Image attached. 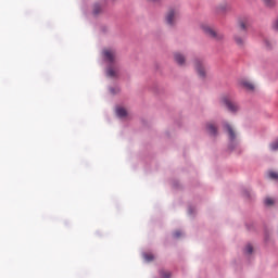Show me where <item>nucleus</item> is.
<instances>
[{"label":"nucleus","mask_w":278,"mask_h":278,"mask_svg":"<svg viewBox=\"0 0 278 278\" xmlns=\"http://www.w3.org/2000/svg\"><path fill=\"white\" fill-rule=\"evenodd\" d=\"M239 30H241V34L235 35L233 40L237 46L242 48L247 45V22H239Z\"/></svg>","instance_id":"1"},{"label":"nucleus","mask_w":278,"mask_h":278,"mask_svg":"<svg viewBox=\"0 0 278 278\" xmlns=\"http://www.w3.org/2000/svg\"><path fill=\"white\" fill-rule=\"evenodd\" d=\"M202 29L204 34H206L208 38H213V40H223L225 38V35H223V33L216 31L214 28H212V26L204 25L202 26Z\"/></svg>","instance_id":"2"},{"label":"nucleus","mask_w":278,"mask_h":278,"mask_svg":"<svg viewBox=\"0 0 278 278\" xmlns=\"http://www.w3.org/2000/svg\"><path fill=\"white\" fill-rule=\"evenodd\" d=\"M177 18H179V10L169 9V11L166 14L167 25H175V23H177Z\"/></svg>","instance_id":"3"},{"label":"nucleus","mask_w":278,"mask_h":278,"mask_svg":"<svg viewBox=\"0 0 278 278\" xmlns=\"http://www.w3.org/2000/svg\"><path fill=\"white\" fill-rule=\"evenodd\" d=\"M102 55L105 62H110V64H113V62H116V51H114L113 49H104L102 51Z\"/></svg>","instance_id":"4"},{"label":"nucleus","mask_w":278,"mask_h":278,"mask_svg":"<svg viewBox=\"0 0 278 278\" xmlns=\"http://www.w3.org/2000/svg\"><path fill=\"white\" fill-rule=\"evenodd\" d=\"M222 103L227 108V110H229V112H238L239 110L238 104L231 101V99H229L228 97H224L222 99Z\"/></svg>","instance_id":"5"},{"label":"nucleus","mask_w":278,"mask_h":278,"mask_svg":"<svg viewBox=\"0 0 278 278\" xmlns=\"http://www.w3.org/2000/svg\"><path fill=\"white\" fill-rule=\"evenodd\" d=\"M195 71L199 75V77L204 78L205 77V65H203V61L197 59L194 61Z\"/></svg>","instance_id":"6"},{"label":"nucleus","mask_w":278,"mask_h":278,"mask_svg":"<svg viewBox=\"0 0 278 278\" xmlns=\"http://www.w3.org/2000/svg\"><path fill=\"white\" fill-rule=\"evenodd\" d=\"M206 131L211 136H216L218 128H216V125L214 123H208V124H206Z\"/></svg>","instance_id":"7"},{"label":"nucleus","mask_w":278,"mask_h":278,"mask_svg":"<svg viewBox=\"0 0 278 278\" xmlns=\"http://www.w3.org/2000/svg\"><path fill=\"white\" fill-rule=\"evenodd\" d=\"M174 60L180 66H184V64L186 63V58L181 53H175L174 54Z\"/></svg>","instance_id":"8"},{"label":"nucleus","mask_w":278,"mask_h":278,"mask_svg":"<svg viewBox=\"0 0 278 278\" xmlns=\"http://www.w3.org/2000/svg\"><path fill=\"white\" fill-rule=\"evenodd\" d=\"M225 129H226V131H228V134H229V139H230V140H236V132L233 131V128L231 127V125L226 124V125H225Z\"/></svg>","instance_id":"9"},{"label":"nucleus","mask_w":278,"mask_h":278,"mask_svg":"<svg viewBox=\"0 0 278 278\" xmlns=\"http://www.w3.org/2000/svg\"><path fill=\"white\" fill-rule=\"evenodd\" d=\"M243 88H245V90H250L251 92H253V90H255V85H253V83L248 81V80H243L242 83Z\"/></svg>","instance_id":"10"},{"label":"nucleus","mask_w":278,"mask_h":278,"mask_svg":"<svg viewBox=\"0 0 278 278\" xmlns=\"http://www.w3.org/2000/svg\"><path fill=\"white\" fill-rule=\"evenodd\" d=\"M116 114L117 116H119V118H125V116H127V110H125L124 108H118L116 110Z\"/></svg>","instance_id":"11"},{"label":"nucleus","mask_w":278,"mask_h":278,"mask_svg":"<svg viewBox=\"0 0 278 278\" xmlns=\"http://www.w3.org/2000/svg\"><path fill=\"white\" fill-rule=\"evenodd\" d=\"M160 276H161L162 278H170V277H172V274H170V271H168V270H161V271H160Z\"/></svg>","instance_id":"12"},{"label":"nucleus","mask_w":278,"mask_h":278,"mask_svg":"<svg viewBox=\"0 0 278 278\" xmlns=\"http://www.w3.org/2000/svg\"><path fill=\"white\" fill-rule=\"evenodd\" d=\"M267 8H273L275 5V0H262Z\"/></svg>","instance_id":"13"},{"label":"nucleus","mask_w":278,"mask_h":278,"mask_svg":"<svg viewBox=\"0 0 278 278\" xmlns=\"http://www.w3.org/2000/svg\"><path fill=\"white\" fill-rule=\"evenodd\" d=\"M143 257L146 262H153V260H155V256H153V254H144Z\"/></svg>","instance_id":"14"},{"label":"nucleus","mask_w":278,"mask_h":278,"mask_svg":"<svg viewBox=\"0 0 278 278\" xmlns=\"http://www.w3.org/2000/svg\"><path fill=\"white\" fill-rule=\"evenodd\" d=\"M93 14H101V5L94 4L93 7Z\"/></svg>","instance_id":"15"},{"label":"nucleus","mask_w":278,"mask_h":278,"mask_svg":"<svg viewBox=\"0 0 278 278\" xmlns=\"http://www.w3.org/2000/svg\"><path fill=\"white\" fill-rule=\"evenodd\" d=\"M271 151H278V139L270 143Z\"/></svg>","instance_id":"16"},{"label":"nucleus","mask_w":278,"mask_h":278,"mask_svg":"<svg viewBox=\"0 0 278 278\" xmlns=\"http://www.w3.org/2000/svg\"><path fill=\"white\" fill-rule=\"evenodd\" d=\"M274 204H275V200H273V198L265 199V205L270 206V205H274Z\"/></svg>","instance_id":"17"},{"label":"nucleus","mask_w":278,"mask_h":278,"mask_svg":"<svg viewBox=\"0 0 278 278\" xmlns=\"http://www.w3.org/2000/svg\"><path fill=\"white\" fill-rule=\"evenodd\" d=\"M106 73L109 77H116V71L112 68H109Z\"/></svg>","instance_id":"18"},{"label":"nucleus","mask_w":278,"mask_h":278,"mask_svg":"<svg viewBox=\"0 0 278 278\" xmlns=\"http://www.w3.org/2000/svg\"><path fill=\"white\" fill-rule=\"evenodd\" d=\"M245 253H248L249 255H251V253H253V245L248 244V245L245 247Z\"/></svg>","instance_id":"19"},{"label":"nucleus","mask_w":278,"mask_h":278,"mask_svg":"<svg viewBox=\"0 0 278 278\" xmlns=\"http://www.w3.org/2000/svg\"><path fill=\"white\" fill-rule=\"evenodd\" d=\"M269 178L270 179H278V173L277 172H269Z\"/></svg>","instance_id":"20"},{"label":"nucleus","mask_w":278,"mask_h":278,"mask_svg":"<svg viewBox=\"0 0 278 278\" xmlns=\"http://www.w3.org/2000/svg\"><path fill=\"white\" fill-rule=\"evenodd\" d=\"M265 47H266V49H273V42L270 40L266 39Z\"/></svg>","instance_id":"21"},{"label":"nucleus","mask_w":278,"mask_h":278,"mask_svg":"<svg viewBox=\"0 0 278 278\" xmlns=\"http://www.w3.org/2000/svg\"><path fill=\"white\" fill-rule=\"evenodd\" d=\"M174 237L181 238V231L177 230L176 232H174Z\"/></svg>","instance_id":"22"},{"label":"nucleus","mask_w":278,"mask_h":278,"mask_svg":"<svg viewBox=\"0 0 278 278\" xmlns=\"http://www.w3.org/2000/svg\"><path fill=\"white\" fill-rule=\"evenodd\" d=\"M150 1H157V0H150Z\"/></svg>","instance_id":"23"}]
</instances>
